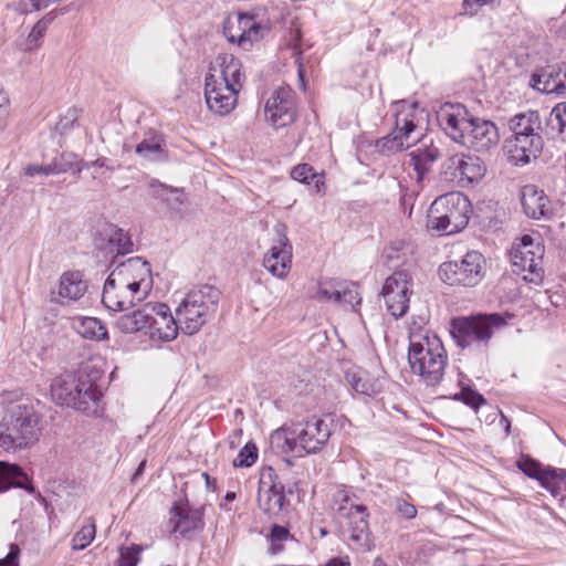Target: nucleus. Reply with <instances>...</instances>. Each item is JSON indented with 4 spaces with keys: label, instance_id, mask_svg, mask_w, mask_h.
Masks as SVG:
<instances>
[{
    "label": "nucleus",
    "instance_id": "nucleus-62",
    "mask_svg": "<svg viewBox=\"0 0 566 566\" xmlns=\"http://www.w3.org/2000/svg\"><path fill=\"white\" fill-rule=\"evenodd\" d=\"M298 75H300V78L303 81V71L301 67L298 69Z\"/></svg>",
    "mask_w": 566,
    "mask_h": 566
},
{
    "label": "nucleus",
    "instance_id": "nucleus-46",
    "mask_svg": "<svg viewBox=\"0 0 566 566\" xmlns=\"http://www.w3.org/2000/svg\"><path fill=\"white\" fill-rule=\"evenodd\" d=\"M73 155L62 154L60 157H56L50 163L51 169H48L52 175H60L67 172L73 168Z\"/></svg>",
    "mask_w": 566,
    "mask_h": 566
},
{
    "label": "nucleus",
    "instance_id": "nucleus-39",
    "mask_svg": "<svg viewBox=\"0 0 566 566\" xmlns=\"http://www.w3.org/2000/svg\"><path fill=\"white\" fill-rule=\"evenodd\" d=\"M291 177L303 184H308L310 179H315V188L317 192L321 191V186L324 185L322 176H318L314 169L307 164L295 166L291 171Z\"/></svg>",
    "mask_w": 566,
    "mask_h": 566
},
{
    "label": "nucleus",
    "instance_id": "nucleus-45",
    "mask_svg": "<svg viewBox=\"0 0 566 566\" xmlns=\"http://www.w3.org/2000/svg\"><path fill=\"white\" fill-rule=\"evenodd\" d=\"M517 468L527 476L536 480L544 469L538 461L532 459L530 455L524 454L518 459Z\"/></svg>",
    "mask_w": 566,
    "mask_h": 566
},
{
    "label": "nucleus",
    "instance_id": "nucleus-28",
    "mask_svg": "<svg viewBox=\"0 0 566 566\" xmlns=\"http://www.w3.org/2000/svg\"><path fill=\"white\" fill-rule=\"evenodd\" d=\"M151 303H146L142 308L132 313L122 315L117 322V327L126 334L137 333L144 328L148 329L151 313Z\"/></svg>",
    "mask_w": 566,
    "mask_h": 566
},
{
    "label": "nucleus",
    "instance_id": "nucleus-31",
    "mask_svg": "<svg viewBox=\"0 0 566 566\" xmlns=\"http://www.w3.org/2000/svg\"><path fill=\"white\" fill-rule=\"evenodd\" d=\"M136 154L150 161L164 159L165 151L161 136L150 133L136 146Z\"/></svg>",
    "mask_w": 566,
    "mask_h": 566
},
{
    "label": "nucleus",
    "instance_id": "nucleus-49",
    "mask_svg": "<svg viewBox=\"0 0 566 566\" xmlns=\"http://www.w3.org/2000/svg\"><path fill=\"white\" fill-rule=\"evenodd\" d=\"M20 547L17 544H10L9 553L0 558V566H19Z\"/></svg>",
    "mask_w": 566,
    "mask_h": 566
},
{
    "label": "nucleus",
    "instance_id": "nucleus-10",
    "mask_svg": "<svg viewBox=\"0 0 566 566\" xmlns=\"http://www.w3.org/2000/svg\"><path fill=\"white\" fill-rule=\"evenodd\" d=\"M470 211L471 203L463 193H446L431 203L427 227L444 235L457 233L468 226Z\"/></svg>",
    "mask_w": 566,
    "mask_h": 566
},
{
    "label": "nucleus",
    "instance_id": "nucleus-16",
    "mask_svg": "<svg viewBox=\"0 0 566 566\" xmlns=\"http://www.w3.org/2000/svg\"><path fill=\"white\" fill-rule=\"evenodd\" d=\"M411 275L406 270L395 271L384 283L381 295L387 311L395 318L402 317L408 308L412 294Z\"/></svg>",
    "mask_w": 566,
    "mask_h": 566
},
{
    "label": "nucleus",
    "instance_id": "nucleus-33",
    "mask_svg": "<svg viewBox=\"0 0 566 566\" xmlns=\"http://www.w3.org/2000/svg\"><path fill=\"white\" fill-rule=\"evenodd\" d=\"M149 189L154 198L161 200L172 210H179L184 203L182 192L177 188L154 180L150 182Z\"/></svg>",
    "mask_w": 566,
    "mask_h": 566
},
{
    "label": "nucleus",
    "instance_id": "nucleus-3",
    "mask_svg": "<svg viewBox=\"0 0 566 566\" xmlns=\"http://www.w3.org/2000/svg\"><path fill=\"white\" fill-rule=\"evenodd\" d=\"M437 119L448 136L467 148L485 151L499 143L496 126L490 120L470 116L462 104L446 103L438 111Z\"/></svg>",
    "mask_w": 566,
    "mask_h": 566
},
{
    "label": "nucleus",
    "instance_id": "nucleus-15",
    "mask_svg": "<svg viewBox=\"0 0 566 566\" xmlns=\"http://www.w3.org/2000/svg\"><path fill=\"white\" fill-rule=\"evenodd\" d=\"M269 29L248 13H237L227 18L223 23V34L231 43H237L244 51H249L259 42Z\"/></svg>",
    "mask_w": 566,
    "mask_h": 566
},
{
    "label": "nucleus",
    "instance_id": "nucleus-24",
    "mask_svg": "<svg viewBox=\"0 0 566 566\" xmlns=\"http://www.w3.org/2000/svg\"><path fill=\"white\" fill-rule=\"evenodd\" d=\"M418 142L421 143L420 146L409 154V165L412 166L417 172V180L421 181L424 175L430 170L431 165L438 160L441 153L432 142L427 144L426 138L420 137Z\"/></svg>",
    "mask_w": 566,
    "mask_h": 566
},
{
    "label": "nucleus",
    "instance_id": "nucleus-44",
    "mask_svg": "<svg viewBox=\"0 0 566 566\" xmlns=\"http://www.w3.org/2000/svg\"><path fill=\"white\" fill-rule=\"evenodd\" d=\"M367 507L365 505H360L348 511V514H345L343 517H338L337 521L343 530L348 526L356 525L359 520L367 521Z\"/></svg>",
    "mask_w": 566,
    "mask_h": 566
},
{
    "label": "nucleus",
    "instance_id": "nucleus-12",
    "mask_svg": "<svg viewBox=\"0 0 566 566\" xmlns=\"http://www.w3.org/2000/svg\"><path fill=\"white\" fill-rule=\"evenodd\" d=\"M395 128L376 143V149L384 155L400 151L418 143L422 136L416 123V103L399 102L396 104Z\"/></svg>",
    "mask_w": 566,
    "mask_h": 566
},
{
    "label": "nucleus",
    "instance_id": "nucleus-14",
    "mask_svg": "<svg viewBox=\"0 0 566 566\" xmlns=\"http://www.w3.org/2000/svg\"><path fill=\"white\" fill-rule=\"evenodd\" d=\"M483 255L478 251H470L460 261L442 263L439 276L450 285L474 286L483 276Z\"/></svg>",
    "mask_w": 566,
    "mask_h": 566
},
{
    "label": "nucleus",
    "instance_id": "nucleus-26",
    "mask_svg": "<svg viewBox=\"0 0 566 566\" xmlns=\"http://www.w3.org/2000/svg\"><path fill=\"white\" fill-rule=\"evenodd\" d=\"M10 488L23 489L29 493L34 492L28 475L18 464L0 461V493Z\"/></svg>",
    "mask_w": 566,
    "mask_h": 566
},
{
    "label": "nucleus",
    "instance_id": "nucleus-30",
    "mask_svg": "<svg viewBox=\"0 0 566 566\" xmlns=\"http://www.w3.org/2000/svg\"><path fill=\"white\" fill-rule=\"evenodd\" d=\"M546 130L553 138L566 140V102L552 108L546 118Z\"/></svg>",
    "mask_w": 566,
    "mask_h": 566
},
{
    "label": "nucleus",
    "instance_id": "nucleus-51",
    "mask_svg": "<svg viewBox=\"0 0 566 566\" xmlns=\"http://www.w3.org/2000/svg\"><path fill=\"white\" fill-rule=\"evenodd\" d=\"M8 105L9 97L4 92L0 90V132H2L7 126Z\"/></svg>",
    "mask_w": 566,
    "mask_h": 566
},
{
    "label": "nucleus",
    "instance_id": "nucleus-20",
    "mask_svg": "<svg viewBox=\"0 0 566 566\" xmlns=\"http://www.w3.org/2000/svg\"><path fill=\"white\" fill-rule=\"evenodd\" d=\"M444 169L446 174L462 187L481 180L486 170L479 157L464 154H457L448 158Z\"/></svg>",
    "mask_w": 566,
    "mask_h": 566
},
{
    "label": "nucleus",
    "instance_id": "nucleus-4",
    "mask_svg": "<svg viewBox=\"0 0 566 566\" xmlns=\"http://www.w3.org/2000/svg\"><path fill=\"white\" fill-rule=\"evenodd\" d=\"M101 374L88 365L76 371H66L55 377L51 384L53 401L86 415L97 412L102 392L97 386Z\"/></svg>",
    "mask_w": 566,
    "mask_h": 566
},
{
    "label": "nucleus",
    "instance_id": "nucleus-56",
    "mask_svg": "<svg viewBox=\"0 0 566 566\" xmlns=\"http://www.w3.org/2000/svg\"><path fill=\"white\" fill-rule=\"evenodd\" d=\"M563 96L566 97V63L562 66Z\"/></svg>",
    "mask_w": 566,
    "mask_h": 566
},
{
    "label": "nucleus",
    "instance_id": "nucleus-35",
    "mask_svg": "<svg viewBox=\"0 0 566 566\" xmlns=\"http://www.w3.org/2000/svg\"><path fill=\"white\" fill-rule=\"evenodd\" d=\"M344 539L353 543L356 548L369 547L368 521L359 520L356 525L342 530Z\"/></svg>",
    "mask_w": 566,
    "mask_h": 566
},
{
    "label": "nucleus",
    "instance_id": "nucleus-38",
    "mask_svg": "<svg viewBox=\"0 0 566 566\" xmlns=\"http://www.w3.org/2000/svg\"><path fill=\"white\" fill-rule=\"evenodd\" d=\"M266 538L270 543V553L275 555L284 549L283 544L290 538H292V535L287 527L273 524L270 528V533Z\"/></svg>",
    "mask_w": 566,
    "mask_h": 566
},
{
    "label": "nucleus",
    "instance_id": "nucleus-13",
    "mask_svg": "<svg viewBox=\"0 0 566 566\" xmlns=\"http://www.w3.org/2000/svg\"><path fill=\"white\" fill-rule=\"evenodd\" d=\"M543 256L544 247L531 235H523L513 243L510 251L513 273L527 283L541 285L545 276Z\"/></svg>",
    "mask_w": 566,
    "mask_h": 566
},
{
    "label": "nucleus",
    "instance_id": "nucleus-48",
    "mask_svg": "<svg viewBox=\"0 0 566 566\" xmlns=\"http://www.w3.org/2000/svg\"><path fill=\"white\" fill-rule=\"evenodd\" d=\"M142 548L137 545L126 548L120 553L117 566H137Z\"/></svg>",
    "mask_w": 566,
    "mask_h": 566
},
{
    "label": "nucleus",
    "instance_id": "nucleus-40",
    "mask_svg": "<svg viewBox=\"0 0 566 566\" xmlns=\"http://www.w3.org/2000/svg\"><path fill=\"white\" fill-rule=\"evenodd\" d=\"M259 452L255 443L248 442L245 446L239 451L237 458L233 460L232 464L234 468H250L258 460Z\"/></svg>",
    "mask_w": 566,
    "mask_h": 566
},
{
    "label": "nucleus",
    "instance_id": "nucleus-6",
    "mask_svg": "<svg viewBox=\"0 0 566 566\" xmlns=\"http://www.w3.org/2000/svg\"><path fill=\"white\" fill-rule=\"evenodd\" d=\"M408 363L411 371L428 386L443 378L448 355L441 339L429 331H410Z\"/></svg>",
    "mask_w": 566,
    "mask_h": 566
},
{
    "label": "nucleus",
    "instance_id": "nucleus-59",
    "mask_svg": "<svg viewBox=\"0 0 566 566\" xmlns=\"http://www.w3.org/2000/svg\"><path fill=\"white\" fill-rule=\"evenodd\" d=\"M224 500L228 502H232L235 500V493L234 492H227L224 495Z\"/></svg>",
    "mask_w": 566,
    "mask_h": 566
},
{
    "label": "nucleus",
    "instance_id": "nucleus-22",
    "mask_svg": "<svg viewBox=\"0 0 566 566\" xmlns=\"http://www.w3.org/2000/svg\"><path fill=\"white\" fill-rule=\"evenodd\" d=\"M169 524L174 533L191 537L193 533L205 527L203 511L189 507L187 503H176L170 511Z\"/></svg>",
    "mask_w": 566,
    "mask_h": 566
},
{
    "label": "nucleus",
    "instance_id": "nucleus-42",
    "mask_svg": "<svg viewBox=\"0 0 566 566\" xmlns=\"http://www.w3.org/2000/svg\"><path fill=\"white\" fill-rule=\"evenodd\" d=\"M95 537V524L84 525L73 537L72 548L81 551L87 547Z\"/></svg>",
    "mask_w": 566,
    "mask_h": 566
},
{
    "label": "nucleus",
    "instance_id": "nucleus-32",
    "mask_svg": "<svg viewBox=\"0 0 566 566\" xmlns=\"http://www.w3.org/2000/svg\"><path fill=\"white\" fill-rule=\"evenodd\" d=\"M73 327L84 338L99 340L107 336L106 327L96 317L75 318Z\"/></svg>",
    "mask_w": 566,
    "mask_h": 566
},
{
    "label": "nucleus",
    "instance_id": "nucleus-2",
    "mask_svg": "<svg viewBox=\"0 0 566 566\" xmlns=\"http://www.w3.org/2000/svg\"><path fill=\"white\" fill-rule=\"evenodd\" d=\"M245 74L242 63L233 54L220 53L211 62L205 76V98L208 108L220 116L237 106Z\"/></svg>",
    "mask_w": 566,
    "mask_h": 566
},
{
    "label": "nucleus",
    "instance_id": "nucleus-60",
    "mask_svg": "<svg viewBox=\"0 0 566 566\" xmlns=\"http://www.w3.org/2000/svg\"><path fill=\"white\" fill-rule=\"evenodd\" d=\"M91 166L104 167V159H96L91 163Z\"/></svg>",
    "mask_w": 566,
    "mask_h": 566
},
{
    "label": "nucleus",
    "instance_id": "nucleus-36",
    "mask_svg": "<svg viewBox=\"0 0 566 566\" xmlns=\"http://www.w3.org/2000/svg\"><path fill=\"white\" fill-rule=\"evenodd\" d=\"M346 380L350 387L357 392L365 396L376 394V384L369 379L367 374L361 370H352L346 373Z\"/></svg>",
    "mask_w": 566,
    "mask_h": 566
},
{
    "label": "nucleus",
    "instance_id": "nucleus-43",
    "mask_svg": "<svg viewBox=\"0 0 566 566\" xmlns=\"http://www.w3.org/2000/svg\"><path fill=\"white\" fill-rule=\"evenodd\" d=\"M339 287L340 283L336 281L321 283L316 297L319 301L339 303Z\"/></svg>",
    "mask_w": 566,
    "mask_h": 566
},
{
    "label": "nucleus",
    "instance_id": "nucleus-41",
    "mask_svg": "<svg viewBox=\"0 0 566 566\" xmlns=\"http://www.w3.org/2000/svg\"><path fill=\"white\" fill-rule=\"evenodd\" d=\"M361 297L358 292V285L355 283H340L339 287V303L347 304L352 307V310L356 311L357 306L360 304Z\"/></svg>",
    "mask_w": 566,
    "mask_h": 566
},
{
    "label": "nucleus",
    "instance_id": "nucleus-7",
    "mask_svg": "<svg viewBox=\"0 0 566 566\" xmlns=\"http://www.w3.org/2000/svg\"><path fill=\"white\" fill-rule=\"evenodd\" d=\"M331 434V421L313 416L291 428L275 430L271 434L270 441L283 453L300 451L316 453L325 447Z\"/></svg>",
    "mask_w": 566,
    "mask_h": 566
},
{
    "label": "nucleus",
    "instance_id": "nucleus-9",
    "mask_svg": "<svg viewBox=\"0 0 566 566\" xmlns=\"http://www.w3.org/2000/svg\"><path fill=\"white\" fill-rule=\"evenodd\" d=\"M220 297V290L209 284L190 290L176 308L182 333H198L217 312Z\"/></svg>",
    "mask_w": 566,
    "mask_h": 566
},
{
    "label": "nucleus",
    "instance_id": "nucleus-58",
    "mask_svg": "<svg viewBox=\"0 0 566 566\" xmlns=\"http://www.w3.org/2000/svg\"><path fill=\"white\" fill-rule=\"evenodd\" d=\"M202 476L205 478L207 488L209 489L211 483L214 482V480H211L210 475L207 472H203Z\"/></svg>",
    "mask_w": 566,
    "mask_h": 566
},
{
    "label": "nucleus",
    "instance_id": "nucleus-52",
    "mask_svg": "<svg viewBox=\"0 0 566 566\" xmlns=\"http://www.w3.org/2000/svg\"><path fill=\"white\" fill-rule=\"evenodd\" d=\"M48 169H51V165H29L24 169V174L29 177H34L36 175H44L49 176L52 175V172H49Z\"/></svg>",
    "mask_w": 566,
    "mask_h": 566
},
{
    "label": "nucleus",
    "instance_id": "nucleus-61",
    "mask_svg": "<svg viewBox=\"0 0 566 566\" xmlns=\"http://www.w3.org/2000/svg\"><path fill=\"white\" fill-rule=\"evenodd\" d=\"M145 463H146L145 461L140 462V464H139V465H138V468H137V471H136L135 475H137V474L142 473V471H143V470H144V468H145Z\"/></svg>",
    "mask_w": 566,
    "mask_h": 566
},
{
    "label": "nucleus",
    "instance_id": "nucleus-27",
    "mask_svg": "<svg viewBox=\"0 0 566 566\" xmlns=\"http://www.w3.org/2000/svg\"><path fill=\"white\" fill-rule=\"evenodd\" d=\"M87 290V283L78 271L64 272L59 282V296L67 301L80 300Z\"/></svg>",
    "mask_w": 566,
    "mask_h": 566
},
{
    "label": "nucleus",
    "instance_id": "nucleus-57",
    "mask_svg": "<svg viewBox=\"0 0 566 566\" xmlns=\"http://www.w3.org/2000/svg\"><path fill=\"white\" fill-rule=\"evenodd\" d=\"M373 566H388L381 557H376L373 562Z\"/></svg>",
    "mask_w": 566,
    "mask_h": 566
},
{
    "label": "nucleus",
    "instance_id": "nucleus-55",
    "mask_svg": "<svg viewBox=\"0 0 566 566\" xmlns=\"http://www.w3.org/2000/svg\"><path fill=\"white\" fill-rule=\"evenodd\" d=\"M501 423L504 426V429H505L506 434H509V433H510V430H511V422H510V420L506 418V416H505V415H503L502 412H501Z\"/></svg>",
    "mask_w": 566,
    "mask_h": 566
},
{
    "label": "nucleus",
    "instance_id": "nucleus-5",
    "mask_svg": "<svg viewBox=\"0 0 566 566\" xmlns=\"http://www.w3.org/2000/svg\"><path fill=\"white\" fill-rule=\"evenodd\" d=\"M0 421V447L6 451H15L33 446L40 438L41 417L28 398L6 403Z\"/></svg>",
    "mask_w": 566,
    "mask_h": 566
},
{
    "label": "nucleus",
    "instance_id": "nucleus-1",
    "mask_svg": "<svg viewBox=\"0 0 566 566\" xmlns=\"http://www.w3.org/2000/svg\"><path fill=\"white\" fill-rule=\"evenodd\" d=\"M153 287L150 265L130 258L117 265L105 281L102 302L112 311H125L146 298Z\"/></svg>",
    "mask_w": 566,
    "mask_h": 566
},
{
    "label": "nucleus",
    "instance_id": "nucleus-37",
    "mask_svg": "<svg viewBox=\"0 0 566 566\" xmlns=\"http://www.w3.org/2000/svg\"><path fill=\"white\" fill-rule=\"evenodd\" d=\"M360 505L361 504L358 503L357 496L349 490L340 489L333 495V507L335 510L336 518L343 517L345 514H348V511Z\"/></svg>",
    "mask_w": 566,
    "mask_h": 566
},
{
    "label": "nucleus",
    "instance_id": "nucleus-18",
    "mask_svg": "<svg viewBox=\"0 0 566 566\" xmlns=\"http://www.w3.org/2000/svg\"><path fill=\"white\" fill-rule=\"evenodd\" d=\"M285 503L284 485L277 481V474L272 467H265L261 470L258 505L260 510L270 515L276 516L282 511Z\"/></svg>",
    "mask_w": 566,
    "mask_h": 566
},
{
    "label": "nucleus",
    "instance_id": "nucleus-17",
    "mask_svg": "<svg viewBox=\"0 0 566 566\" xmlns=\"http://www.w3.org/2000/svg\"><path fill=\"white\" fill-rule=\"evenodd\" d=\"M276 238L264 254L262 265L275 277L285 279L291 271L293 249L289 242L285 226L276 224Z\"/></svg>",
    "mask_w": 566,
    "mask_h": 566
},
{
    "label": "nucleus",
    "instance_id": "nucleus-47",
    "mask_svg": "<svg viewBox=\"0 0 566 566\" xmlns=\"http://www.w3.org/2000/svg\"><path fill=\"white\" fill-rule=\"evenodd\" d=\"M454 399L462 400L465 405L478 409L482 403L485 402V399L479 392L472 389H463L460 394L454 396Z\"/></svg>",
    "mask_w": 566,
    "mask_h": 566
},
{
    "label": "nucleus",
    "instance_id": "nucleus-23",
    "mask_svg": "<svg viewBox=\"0 0 566 566\" xmlns=\"http://www.w3.org/2000/svg\"><path fill=\"white\" fill-rule=\"evenodd\" d=\"M524 213L532 219L545 218L551 212V201L545 192L534 185H526L521 191Z\"/></svg>",
    "mask_w": 566,
    "mask_h": 566
},
{
    "label": "nucleus",
    "instance_id": "nucleus-8",
    "mask_svg": "<svg viewBox=\"0 0 566 566\" xmlns=\"http://www.w3.org/2000/svg\"><path fill=\"white\" fill-rule=\"evenodd\" d=\"M509 125L512 132V136L505 143L509 161L514 166H525L532 159H536L543 149L539 113L527 111L516 114Z\"/></svg>",
    "mask_w": 566,
    "mask_h": 566
},
{
    "label": "nucleus",
    "instance_id": "nucleus-21",
    "mask_svg": "<svg viewBox=\"0 0 566 566\" xmlns=\"http://www.w3.org/2000/svg\"><path fill=\"white\" fill-rule=\"evenodd\" d=\"M151 313L148 334L150 338L163 342L175 339L180 329L178 317L174 316L168 305L164 303H151Z\"/></svg>",
    "mask_w": 566,
    "mask_h": 566
},
{
    "label": "nucleus",
    "instance_id": "nucleus-19",
    "mask_svg": "<svg viewBox=\"0 0 566 566\" xmlns=\"http://www.w3.org/2000/svg\"><path fill=\"white\" fill-rule=\"evenodd\" d=\"M264 112L266 120L275 129L291 125L296 118L293 91L287 86L274 90L266 99Z\"/></svg>",
    "mask_w": 566,
    "mask_h": 566
},
{
    "label": "nucleus",
    "instance_id": "nucleus-29",
    "mask_svg": "<svg viewBox=\"0 0 566 566\" xmlns=\"http://www.w3.org/2000/svg\"><path fill=\"white\" fill-rule=\"evenodd\" d=\"M532 82V86L538 92L563 96L562 66L558 70L546 69L533 74Z\"/></svg>",
    "mask_w": 566,
    "mask_h": 566
},
{
    "label": "nucleus",
    "instance_id": "nucleus-25",
    "mask_svg": "<svg viewBox=\"0 0 566 566\" xmlns=\"http://www.w3.org/2000/svg\"><path fill=\"white\" fill-rule=\"evenodd\" d=\"M70 11V6L55 8L42 17L32 28L28 38L20 44V49L24 52H32L36 50L42 39L51 25V23L59 17L66 14Z\"/></svg>",
    "mask_w": 566,
    "mask_h": 566
},
{
    "label": "nucleus",
    "instance_id": "nucleus-50",
    "mask_svg": "<svg viewBox=\"0 0 566 566\" xmlns=\"http://www.w3.org/2000/svg\"><path fill=\"white\" fill-rule=\"evenodd\" d=\"M396 510L408 520L415 518L417 515L416 506L405 500H398L396 502Z\"/></svg>",
    "mask_w": 566,
    "mask_h": 566
},
{
    "label": "nucleus",
    "instance_id": "nucleus-54",
    "mask_svg": "<svg viewBox=\"0 0 566 566\" xmlns=\"http://www.w3.org/2000/svg\"><path fill=\"white\" fill-rule=\"evenodd\" d=\"M398 251H399V248H397L396 244H392L385 252L386 260L388 262L398 261L399 260Z\"/></svg>",
    "mask_w": 566,
    "mask_h": 566
},
{
    "label": "nucleus",
    "instance_id": "nucleus-11",
    "mask_svg": "<svg viewBox=\"0 0 566 566\" xmlns=\"http://www.w3.org/2000/svg\"><path fill=\"white\" fill-rule=\"evenodd\" d=\"M504 325H506L505 317L497 313L459 317L452 321L451 334L461 348L486 347L494 329Z\"/></svg>",
    "mask_w": 566,
    "mask_h": 566
},
{
    "label": "nucleus",
    "instance_id": "nucleus-53",
    "mask_svg": "<svg viewBox=\"0 0 566 566\" xmlns=\"http://www.w3.org/2000/svg\"><path fill=\"white\" fill-rule=\"evenodd\" d=\"M480 0H463L462 2V12L461 14L473 17L478 13L480 6Z\"/></svg>",
    "mask_w": 566,
    "mask_h": 566
},
{
    "label": "nucleus",
    "instance_id": "nucleus-34",
    "mask_svg": "<svg viewBox=\"0 0 566 566\" xmlns=\"http://www.w3.org/2000/svg\"><path fill=\"white\" fill-rule=\"evenodd\" d=\"M537 481L555 497L562 495L563 489L566 485L564 471L553 468L543 469Z\"/></svg>",
    "mask_w": 566,
    "mask_h": 566
}]
</instances>
